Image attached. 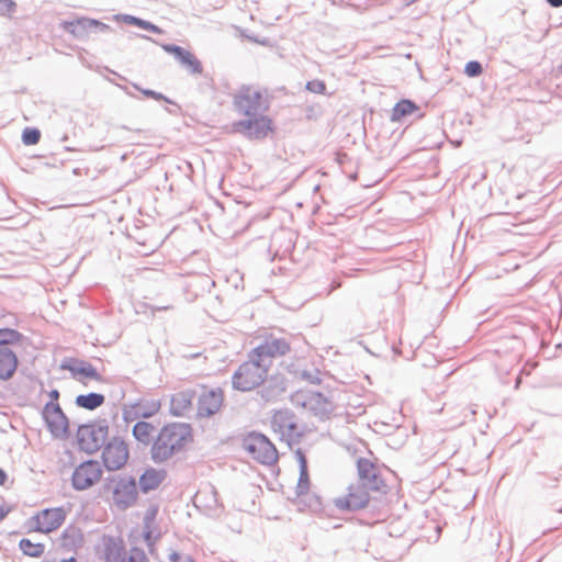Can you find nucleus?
I'll return each mask as SVG.
<instances>
[{"label":"nucleus","instance_id":"obj_26","mask_svg":"<svg viewBox=\"0 0 562 562\" xmlns=\"http://www.w3.org/2000/svg\"><path fill=\"white\" fill-rule=\"evenodd\" d=\"M81 529L75 525L67 526L60 535V546L67 550H77L83 546Z\"/></svg>","mask_w":562,"mask_h":562},{"label":"nucleus","instance_id":"obj_51","mask_svg":"<svg viewBox=\"0 0 562 562\" xmlns=\"http://www.w3.org/2000/svg\"><path fill=\"white\" fill-rule=\"evenodd\" d=\"M59 562H78V561H77V559H76V558L70 557V558H68V559H63V560H60Z\"/></svg>","mask_w":562,"mask_h":562},{"label":"nucleus","instance_id":"obj_22","mask_svg":"<svg viewBox=\"0 0 562 562\" xmlns=\"http://www.w3.org/2000/svg\"><path fill=\"white\" fill-rule=\"evenodd\" d=\"M357 470L361 485L368 487L371 491L380 490V484L382 483V480L376 473L374 464L370 460L366 458H360L357 461Z\"/></svg>","mask_w":562,"mask_h":562},{"label":"nucleus","instance_id":"obj_54","mask_svg":"<svg viewBox=\"0 0 562 562\" xmlns=\"http://www.w3.org/2000/svg\"><path fill=\"white\" fill-rule=\"evenodd\" d=\"M560 513H562V507L559 509Z\"/></svg>","mask_w":562,"mask_h":562},{"label":"nucleus","instance_id":"obj_43","mask_svg":"<svg viewBox=\"0 0 562 562\" xmlns=\"http://www.w3.org/2000/svg\"><path fill=\"white\" fill-rule=\"evenodd\" d=\"M158 536H153L151 530L149 529L148 524L146 522L145 530H144V540L149 549V551H153V547L157 540Z\"/></svg>","mask_w":562,"mask_h":562},{"label":"nucleus","instance_id":"obj_20","mask_svg":"<svg viewBox=\"0 0 562 562\" xmlns=\"http://www.w3.org/2000/svg\"><path fill=\"white\" fill-rule=\"evenodd\" d=\"M261 385L259 394L265 402H276L286 391V380L280 374L266 378Z\"/></svg>","mask_w":562,"mask_h":562},{"label":"nucleus","instance_id":"obj_23","mask_svg":"<svg viewBox=\"0 0 562 562\" xmlns=\"http://www.w3.org/2000/svg\"><path fill=\"white\" fill-rule=\"evenodd\" d=\"M19 359L12 348H0V380L9 381L18 370Z\"/></svg>","mask_w":562,"mask_h":562},{"label":"nucleus","instance_id":"obj_3","mask_svg":"<svg viewBox=\"0 0 562 562\" xmlns=\"http://www.w3.org/2000/svg\"><path fill=\"white\" fill-rule=\"evenodd\" d=\"M105 490H111L113 503L120 509L134 506L138 498L136 479L131 475H113L106 477Z\"/></svg>","mask_w":562,"mask_h":562},{"label":"nucleus","instance_id":"obj_33","mask_svg":"<svg viewBox=\"0 0 562 562\" xmlns=\"http://www.w3.org/2000/svg\"><path fill=\"white\" fill-rule=\"evenodd\" d=\"M294 413L288 408L277 411L271 417V427L279 435L293 418Z\"/></svg>","mask_w":562,"mask_h":562},{"label":"nucleus","instance_id":"obj_21","mask_svg":"<svg viewBox=\"0 0 562 562\" xmlns=\"http://www.w3.org/2000/svg\"><path fill=\"white\" fill-rule=\"evenodd\" d=\"M161 403L159 400H142L131 406L128 409H124L123 417L126 422L134 420L137 418H150L159 412Z\"/></svg>","mask_w":562,"mask_h":562},{"label":"nucleus","instance_id":"obj_36","mask_svg":"<svg viewBox=\"0 0 562 562\" xmlns=\"http://www.w3.org/2000/svg\"><path fill=\"white\" fill-rule=\"evenodd\" d=\"M310 487V477H308V470L307 465H302V470H300V476L296 485V494L303 495L307 493Z\"/></svg>","mask_w":562,"mask_h":562},{"label":"nucleus","instance_id":"obj_30","mask_svg":"<svg viewBox=\"0 0 562 562\" xmlns=\"http://www.w3.org/2000/svg\"><path fill=\"white\" fill-rule=\"evenodd\" d=\"M105 401L101 393L91 392L88 394H80L76 397L75 403L78 407L93 411L100 407Z\"/></svg>","mask_w":562,"mask_h":562},{"label":"nucleus","instance_id":"obj_1","mask_svg":"<svg viewBox=\"0 0 562 562\" xmlns=\"http://www.w3.org/2000/svg\"><path fill=\"white\" fill-rule=\"evenodd\" d=\"M191 427L184 423L165 425L157 434L150 449V457L155 463H161L183 450L192 440Z\"/></svg>","mask_w":562,"mask_h":562},{"label":"nucleus","instance_id":"obj_13","mask_svg":"<svg viewBox=\"0 0 562 562\" xmlns=\"http://www.w3.org/2000/svg\"><path fill=\"white\" fill-rule=\"evenodd\" d=\"M127 459V445L119 438H113L109 441L102 451V461L109 471L122 469L126 464Z\"/></svg>","mask_w":562,"mask_h":562},{"label":"nucleus","instance_id":"obj_39","mask_svg":"<svg viewBox=\"0 0 562 562\" xmlns=\"http://www.w3.org/2000/svg\"><path fill=\"white\" fill-rule=\"evenodd\" d=\"M124 562H149L145 551L137 547H132L128 550V555Z\"/></svg>","mask_w":562,"mask_h":562},{"label":"nucleus","instance_id":"obj_7","mask_svg":"<svg viewBox=\"0 0 562 562\" xmlns=\"http://www.w3.org/2000/svg\"><path fill=\"white\" fill-rule=\"evenodd\" d=\"M291 402L294 406L308 411L322 420L328 418L333 412L331 402L319 392L297 391L291 396Z\"/></svg>","mask_w":562,"mask_h":562},{"label":"nucleus","instance_id":"obj_17","mask_svg":"<svg viewBox=\"0 0 562 562\" xmlns=\"http://www.w3.org/2000/svg\"><path fill=\"white\" fill-rule=\"evenodd\" d=\"M224 394L221 389L204 391L198 398V417H211L215 415L223 405Z\"/></svg>","mask_w":562,"mask_h":562},{"label":"nucleus","instance_id":"obj_42","mask_svg":"<svg viewBox=\"0 0 562 562\" xmlns=\"http://www.w3.org/2000/svg\"><path fill=\"white\" fill-rule=\"evenodd\" d=\"M168 559L170 562H195L191 555L177 551L170 552Z\"/></svg>","mask_w":562,"mask_h":562},{"label":"nucleus","instance_id":"obj_4","mask_svg":"<svg viewBox=\"0 0 562 562\" xmlns=\"http://www.w3.org/2000/svg\"><path fill=\"white\" fill-rule=\"evenodd\" d=\"M241 447L257 462L271 465L278 461L274 445L262 434L251 431L243 438Z\"/></svg>","mask_w":562,"mask_h":562},{"label":"nucleus","instance_id":"obj_40","mask_svg":"<svg viewBox=\"0 0 562 562\" xmlns=\"http://www.w3.org/2000/svg\"><path fill=\"white\" fill-rule=\"evenodd\" d=\"M483 72L482 64L477 60H470L465 64L464 74L470 78L479 77Z\"/></svg>","mask_w":562,"mask_h":562},{"label":"nucleus","instance_id":"obj_52","mask_svg":"<svg viewBox=\"0 0 562 562\" xmlns=\"http://www.w3.org/2000/svg\"><path fill=\"white\" fill-rule=\"evenodd\" d=\"M168 308H169V306H156V307H153L154 311H166Z\"/></svg>","mask_w":562,"mask_h":562},{"label":"nucleus","instance_id":"obj_44","mask_svg":"<svg viewBox=\"0 0 562 562\" xmlns=\"http://www.w3.org/2000/svg\"><path fill=\"white\" fill-rule=\"evenodd\" d=\"M15 5L13 0H0V14L11 13Z\"/></svg>","mask_w":562,"mask_h":562},{"label":"nucleus","instance_id":"obj_41","mask_svg":"<svg viewBox=\"0 0 562 562\" xmlns=\"http://www.w3.org/2000/svg\"><path fill=\"white\" fill-rule=\"evenodd\" d=\"M305 88L306 90L318 94H324L326 91L325 82L318 79L307 81Z\"/></svg>","mask_w":562,"mask_h":562},{"label":"nucleus","instance_id":"obj_38","mask_svg":"<svg viewBox=\"0 0 562 562\" xmlns=\"http://www.w3.org/2000/svg\"><path fill=\"white\" fill-rule=\"evenodd\" d=\"M133 87L136 90L140 91V93L146 98H151L157 101H165L170 104L173 103L168 97L164 95L161 92H157L155 90L147 89V88H140L137 83H133Z\"/></svg>","mask_w":562,"mask_h":562},{"label":"nucleus","instance_id":"obj_15","mask_svg":"<svg viewBox=\"0 0 562 562\" xmlns=\"http://www.w3.org/2000/svg\"><path fill=\"white\" fill-rule=\"evenodd\" d=\"M368 490V487H364L361 484L357 486L351 485L349 487L348 494L345 497L335 499V506L340 510L348 512L362 509L368 505L370 501Z\"/></svg>","mask_w":562,"mask_h":562},{"label":"nucleus","instance_id":"obj_49","mask_svg":"<svg viewBox=\"0 0 562 562\" xmlns=\"http://www.w3.org/2000/svg\"><path fill=\"white\" fill-rule=\"evenodd\" d=\"M8 513L9 510L4 509V507L0 505V521L7 517Z\"/></svg>","mask_w":562,"mask_h":562},{"label":"nucleus","instance_id":"obj_53","mask_svg":"<svg viewBox=\"0 0 562 562\" xmlns=\"http://www.w3.org/2000/svg\"><path fill=\"white\" fill-rule=\"evenodd\" d=\"M140 37H143L145 40H151L149 36H146V35H140Z\"/></svg>","mask_w":562,"mask_h":562},{"label":"nucleus","instance_id":"obj_35","mask_svg":"<svg viewBox=\"0 0 562 562\" xmlns=\"http://www.w3.org/2000/svg\"><path fill=\"white\" fill-rule=\"evenodd\" d=\"M302 436V432L299 430V426L296 423V416L293 415V418L286 424V427L280 434L281 439H286L288 441L299 438Z\"/></svg>","mask_w":562,"mask_h":562},{"label":"nucleus","instance_id":"obj_50","mask_svg":"<svg viewBox=\"0 0 562 562\" xmlns=\"http://www.w3.org/2000/svg\"><path fill=\"white\" fill-rule=\"evenodd\" d=\"M121 88L125 91V93H126L127 95H130V97H132V98H136V95H135L134 93H132V92L128 90V88H127V87H121Z\"/></svg>","mask_w":562,"mask_h":562},{"label":"nucleus","instance_id":"obj_19","mask_svg":"<svg viewBox=\"0 0 562 562\" xmlns=\"http://www.w3.org/2000/svg\"><path fill=\"white\" fill-rule=\"evenodd\" d=\"M193 503L195 507L203 509L210 516L217 515L222 507L217 491L213 485L199 490L193 497Z\"/></svg>","mask_w":562,"mask_h":562},{"label":"nucleus","instance_id":"obj_12","mask_svg":"<svg viewBox=\"0 0 562 562\" xmlns=\"http://www.w3.org/2000/svg\"><path fill=\"white\" fill-rule=\"evenodd\" d=\"M47 429L54 438L68 437L69 420L58 403L47 402L42 412Z\"/></svg>","mask_w":562,"mask_h":562},{"label":"nucleus","instance_id":"obj_28","mask_svg":"<svg viewBox=\"0 0 562 562\" xmlns=\"http://www.w3.org/2000/svg\"><path fill=\"white\" fill-rule=\"evenodd\" d=\"M155 426L145 420H138L132 429L133 437L142 445H153Z\"/></svg>","mask_w":562,"mask_h":562},{"label":"nucleus","instance_id":"obj_2","mask_svg":"<svg viewBox=\"0 0 562 562\" xmlns=\"http://www.w3.org/2000/svg\"><path fill=\"white\" fill-rule=\"evenodd\" d=\"M269 368L260 360L252 357L249 351L248 359L244 361L232 376V384L235 390L249 392L260 386L268 376Z\"/></svg>","mask_w":562,"mask_h":562},{"label":"nucleus","instance_id":"obj_5","mask_svg":"<svg viewBox=\"0 0 562 562\" xmlns=\"http://www.w3.org/2000/svg\"><path fill=\"white\" fill-rule=\"evenodd\" d=\"M108 434L109 426L105 419L81 425L77 431L79 449L90 454L97 452L104 446Z\"/></svg>","mask_w":562,"mask_h":562},{"label":"nucleus","instance_id":"obj_14","mask_svg":"<svg viewBox=\"0 0 562 562\" xmlns=\"http://www.w3.org/2000/svg\"><path fill=\"white\" fill-rule=\"evenodd\" d=\"M66 519L64 507L45 508L32 517L35 522L34 530L49 533L58 529Z\"/></svg>","mask_w":562,"mask_h":562},{"label":"nucleus","instance_id":"obj_29","mask_svg":"<svg viewBox=\"0 0 562 562\" xmlns=\"http://www.w3.org/2000/svg\"><path fill=\"white\" fill-rule=\"evenodd\" d=\"M113 19L116 22H122V23H126V24H130V25H135V26L144 29L146 31H149L151 33H156V34L162 33V30L159 26H157L156 24H154V23H151V22H149L147 20H143L140 18L131 15V14L119 13V14H115L113 16Z\"/></svg>","mask_w":562,"mask_h":562},{"label":"nucleus","instance_id":"obj_47","mask_svg":"<svg viewBox=\"0 0 562 562\" xmlns=\"http://www.w3.org/2000/svg\"><path fill=\"white\" fill-rule=\"evenodd\" d=\"M8 480V475L3 469L0 468V485H4Z\"/></svg>","mask_w":562,"mask_h":562},{"label":"nucleus","instance_id":"obj_18","mask_svg":"<svg viewBox=\"0 0 562 562\" xmlns=\"http://www.w3.org/2000/svg\"><path fill=\"white\" fill-rule=\"evenodd\" d=\"M161 48L166 53L173 55L179 64L187 68L191 75L202 74L203 67L201 61L190 50L176 44H161Z\"/></svg>","mask_w":562,"mask_h":562},{"label":"nucleus","instance_id":"obj_24","mask_svg":"<svg viewBox=\"0 0 562 562\" xmlns=\"http://www.w3.org/2000/svg\"><path fill=\"white\" fill-rule=\"evenodd\" d=\"M195 397L193 390L180 391L171 396L170 413L173 416H184L192 408V402Z\"/></svg>","mask_w":562,"mask_h":562},{"label":"nucleus","instance_id":"obj_25","mask_svg":"<svg viewBox=\"0 0 562 562\" xmlns=\"http://www.w3.org/2000/svg\"><path fill=\"white\" fill-rule=\"evenodd\" d=\"M166 475L167 472L165 470L155 468L146 469L138 480L139 490L144 494H147L148 492L158 488L166 479Z\"/></svg>","mask_w":562,"mask_h":562},{"label":"nucleus","instance_id":"obj_32","mask_svg":"<svg viewBox=\"0 0 562 562\" xmlns=\"http://www.w3.org/2000/svg\"><path fill=\"white\" fill-rule=\"evenodd\" d=\"M24 336L22 333L12 328H0V348H12L15 345H20Z\"/></svg>","mask_w":562,"mask_h":562},{"label":"nucleus","instance_id":"obj_37","mask_svg":"<svg viewBox=\"0 0 562 562\" xmlns=\"http://www.w3.org/2000/svg\"><path fill=\"white\" fill-rule=\"evenodd\" d=\"M41 139V132L35 127H26L22 133V142L24 145H35Z\"/></svg>","mask_w":562,"mask_h":562},{"label":"nucleus","instance_id":"obj_46","mask_svg":"<svg viewBox=\"0 0 562 562\" xmlns=\"http://www.w3.org/2000/svg\"><path fill=\"white\" fill-rule=\"evenodd\" d=\"M296 456H297V459H299V463H300V470H302V465H307V461H306V458L304 456L303 452H301L300 450H297L296 452Z\"/></svg>","mask_w":562,"mask_h":562},{"label":"nucleus","instance_id":"obj_11","mask_svg":"<svg viewBox=\"0 0 562 562\" xmlns=\"http://www.w3.org/2000/svg\"><path fill=\"white\" fill-rule=\"evenodd\" d=\"M290 344L284 338L268 336L256 348L251 349L252 357L260 360L270 369L273 360L290 352Z\"/></svg>","mask_w":562,"mask_h":562},{"label":"nucleus","instance_id":"obj_16","mask_svg":"<svg viewBox=\"0 0 562 562\" xmlns=\"http://www.w3.org/2000/svg\"><path fill=\"white\" fill-rule=\"evenodd\" d=\"M101 544V558L104 562H124L128 555L125 541L120 536L104 535Z\"/></svg>","mask_w":562,"mask_h":562},{"label":"nucleus","instance_id":"obj_31","mask_svg":"<svg viewBox=\"0 0 562 562\" xmlns=\"http://www.w3.org/2000/svg\"><path fill=\"white\" fill-rule=\"evenodd\" d=\"M418 106L415 102L408 99H404L398 101L391 113V121L398 122L403 117L407 116L408 114H412L413 112L417 111Z\"/></svg>","mask_w":562,"mask_h":562},{"label":"nucleus","instance_id":"obj_45","mask_svg":"<svg viewBox=\"0 0 562 562\" xmlns=\"http://www.w3.org/2000/svg\"><path fill=\"white\" fill-rule=\"evenodd\" d=\"M59 391L54 389V390H50L49 393H48V396L50 398L49 402H53V403H57L58 398H59Z\"/></svg>","mask_w":562,"mask_h":562},{"label":"nucleus","instance_id":"obj_48","mask_svg":"<svg viewBox=\"0 0 562 562\" xmlns=\"http://www.w3.org/2000/svg\"><path fill=\"white\" fill-rule=\"evenodd\" d=\"M547 2L553 8H559L562 5V0H547Z\"/></svg>","mask_w":562,"mask_h":562},{"label":"nucleus","instance_id":"obj_27","mask_svg":"<svg viewBox=\"0 0 562 562\" xmlns=\"http://www.w3.org/2000/svg\"><path fill=\"white\" fill-rule=\"evenodd\" d=\"M61 368L70 371L74 376L80 374L95 381H101L102 379L97 369L90 362L83 360H74L72 363H63Z\"/></svg>","mask_w":562,"mask_h":562},{"label":"nucleus","instance_id":"obj_8","mask_svg":"<svg viewBox=\"0 0 562 562\" xmlns=\"http://www.w3.org/2000/svg\"><path fill=\"white\" fill-rule=\"evenodd\" d=\"M103 474L102 465L97 460H86L78 464L71 474L75 491H86L98 483Z\"/></svg>","mask_w":562,"mask_h":562},{"label":"nucleus","instance_id":"obj_6","mask_svg":"<svg viewBox=\"0 0 562 562\" xmlns=\"http://www.w3.org/2000/svg\"><path fill=\"white\" fill-rule=\"evenodd\" d=\"M234 106L238 113L245 116H254L266 113L269 109V102L259 90L243 86L234 97Z\"/></svg>","mask_w":562,"mask_h":562},{"label":"nucleus","instance_id":"obj_9","mask_svg":"<svg viewBox=\"0 0 562 562\" xmlns=\"http://www.w3.org/2000/svg\"><path fill=\"white\" fill-rule=\"evenodd\" d=\"M59 25L60 29L79 41L87 40L90 33H106L112 31L110 25L97 19L85 16L71 21H61Z\"/></svg>","mask_w":562,"mask_h":562},{"label":"nucleus","instance_id":"obj_34","mask_svg":"<svg viewBox=\"0 0 562 562\" xmlns=\"http://www.w3.org/2000/svg\"><path fill=\"white\" fill-rule=\"evenodd\" d=\"M21 551L29 557L40 558L45 551V546L41 542L34 543L27 538H23L19 542Z\"/></svg>","mask_w":562,"mask_h":562},{"label":"nucleus","instance_id":"obj_10","mask_svg":"<svg viewBox=\"0 0 562 562\" xmlns=\"http://www.w3.org/2000/svg\"><path fill=\"white\" fill-rule=\"evenodd\" d=\"M233 130L249 139H262L272 131V121L262 114L234 122Z\"/></svg>","mask_w":562,"mask_h":562}]
</instances>
